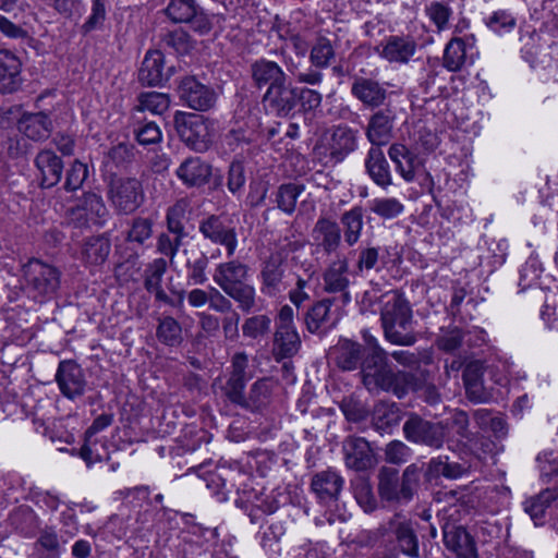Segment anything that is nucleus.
Here are the masks:
<instances>
[{
  "instance_id": "obj_1",
  "label": "nucleus",
  "mask_w": 558,
  "mask_h": 558,
  "mask_svg": "<svg viewBox=\"0 0 558 558\" xmlns=\"http://www.w3.org/2000/svg\"><path fill=\"white\" fill-rule=\"evenodd\" d=\"M360 374L362 384L369 392H387L399 400L420 388L418 376L412 372L396 369L389 361L388 353L377 340H374V344L364 356Z\"/></svg>"
},
{
  "instance_id": "obj_2",
  "label": "nucleus",
  "mask_w": 558,
  "mask_h": 558,
  "mask_svg": "<svg viewBox=\"0 0 558 558\" xmlns=\"http://www.w3.org/2000/svg\"><path fill=\"white\" fill-rule=\"evenodd\" d=\"M385 298L380 311L385 339L396 345H413L417 338L413 330V314L408 300L397 291Z\"/></svg>"
},
{
  "instance_id": "obj_3",
  "label": "nucleus",
  "mask_w": 558,
  "mask_h": 558,
  "mask_svg": "<svg viewBox=\"0 0 558 558\" xmlns=\"http://www.w3.org/2000/svg\"><path fill=\"white\" fill-rule=\"evenodd\" d=\"M423 465L409 464L400 475L396 468L381 466L378 471L377 492L381 501L393 506L408 505L418 490Z\"/></svg>"
},
{
  "instance_id": "obj_4",
  "label": "nucleus",
  "mask_w": 558,
  "mask_h": 558,
  "mask_svg": "<svg viewBox=\"0 0 558 558\" xmlns=\"http://www.w3.org/2000/svg\"><path fill=\"white\" fill-rule=\"evenodd\" d=\"M27 295L43 304L57 296L61 288L62 271L39 258H31L22 267Z\"/></svg>"
},
{
  "instance_id": "obj_5",
  "label": "nucleus",
  "mask_w": 558,
  "mask_h": 558,
  "mask_svg": "<svg viewBox=\"0 0 558 558\" xmlns=\"http://www.w3.org/2000/svg\"><path fill=\"white\" fill-rule=\"evenodd\" d=\"M173 124L179 138L191 149L203 153L210 147L214 122L209 118L203 114L177 111Z\"/></svg>"
},
{
  "instance_id": "obj_6",
  "label": "nucleus",
  "mask_w": 558,
  "mask_h": 558,
  "mask_svg": "<svg viewBox=\"0 0 558 558\" xmlns=\"http://www.w3.org/2000/svg\"><path fill=\"white\" fill-rule=\"evenodd\" d=\"M402 433L410 444L440 450L446 442L448 430L447 424L442 421L434 422L416 412H408Z\"/></svg>"
},
{
  "instance_id": "obj_7",
  "label": "nucleus",
  "mask_w": 558,
  "mask_h": 558,
  "mask_svg": "<svg viewBox=\"0 0 558 558\" xmlns=\"http://www.w3.org/2000/svg\"><path fill=\"white\" fill-rule=\"evenodd\" d=\"M108 196L119 214L129 215L142 205L144 191L137 179L118 178L111 180Z\"/></svg>"
},
{
  "instance_id": "obj_8",
  "label": "nucleus",
  "mask_w": 558,
  "mask_h": 558,
  "mask_svg": "<svg viewBox=\"0 0 558 558\" xmlns=\"http://www.w3.org/2000/svg\"><path fill=\"white\" fill-rule=\"evenodd\" d=\"M165 14L173 23H187L194 32L208 34L213 23L196 0H169Z\"/></svg>"
},
{
  "instance_id": "obj_9",
  "label": "nucleus",
  "mask_w": 558,
  "mask_h": 558,
  "mask_svg": "<svg viewBox=\"0 0 558 558\" xmlns=\"http://www.w3.org/2000/svg\"><path fill=\"white\" fill-rule=\"evenodd\" d=\"M178 94L184 105L196 111L211 109L217 100V94L213 87L190 75L179 82Z\"/></svg>"
},
{
  "instance_id": "obj_10",
  "label": "nucleus",
  "mask_w": 558,
  "mask_h": 558,
  "mask_svg": "<svg viewBox=\"0 0 558 558\" xmlns=\"http://www.w3.org/2000/svg\"><path fill=\"white\" fill-rule=\"evenodd\" d=\"M298 88L288 80L275 84L263 96L265 108L279 118L292 117L296 110Z\"/></svg>"
},
{
  "instance_id": "obj_11",
  "label": "nucleus",
  "mask_w": 558,
  "mask_h": 558,
  "mask_svg": "<svg viewBox=\"0 0 558 558\" xmlns=\"http://www.w3.org/2000/svg\"><path fill=\"white\" fill-rule=\"evenodd\" d=\"M342 452L345 466L356 472L372 470L378 462L371 444L363 437L348 436L342 442Z\"/></svg>"
},
{
  "instance_id": "obj_12",
  "label": "nucleus",
  "mask_w": 558,
  "mask_h": 558,
  "mask_svg": "<svg viewBox=\"0 0 558 558\" xmlns=\"http://www.w3.org/2000/svg\"><path fill=\"white\" fill-rule=\"evenodd\" d=\"M248 357L244 352H236L231 359V372L222 386L223 396L234 405L242 409L245 401V386L250 379L246 369Z\"/></svg>"
},
{
  "instance_id": "obj_13",
  "label": "nucleus",
  "mask_w": 558,
  "mask_h": 558,
  "mask_svg": "<svg viewBox=\"0 0 558 558\" xmlns=\"http://www.w3.org/2000/svg\"><path fill=\"white\" fill-rule=\"evenodd\" d=\"M198 230L201 234L214 244L226 247L228 256H232L235 252L238 240L236 232L233 227L227 225L223 215H209L199 222Z\"/></svg>"
},
{
  "instance_id": "obj_14",
  "label": "nucleus",
  "mask_w": 558,
  "mask_h": 558,
  "mask_svg": "<svg viewBox=\"0 0 558 558\" xmlns=\"http://www.w3.org/2000/svg\"><path fill=\"white\" fill-rule=\"evenodd\" d=\"M56 381L61 393L70 400L83 396L87 385L84 371L73 360H64L59 363Z\"/></svg>"
},
{
  "instance_id": "obj_15",
  "label": "nucleus",
  "mask_w": 558,
  "mask_h": 558,
  "mask_svg": "<svg viewBox=\"0 0 558 558\" xmlns=\"http://www.w3.org/2000/svg\"><path fill=\"white\" fill-rule=\"evenodd\" d=\"M442 541L456 558H480L474 537L462 525L446 523L442 526Z\"/></svg>"
},
{
  "instance_id": "obj_16",
  "label": "nucleus",
  "mask_w": 558,
  "mask_h": 558,
  "mask_svg": "<svg viewBox=\"0 0 558 558\" xmlns=\"http://www.w3.org/2000/svg\"><path fill=\"white\" fill-rule=\"evenodd\" d=\"M396 113L391 108H384L375 111L368 119L365 129L366 138L372 143V147H380L390 142L393 136V125Z\"/></svg>"
},
{
  "instance_id": "obj_17",
  "label": "nucleus",
  "mask_w": 558,
  "mask_h": 558,
  "mask_svg": "<svg viewBox=\"0 0 558 558\" xmlns=\"http://www.w3.org/2000/svg\"><path fill=\"white\" fill-rule=\"evenodd\" d=\"M343 484L344 481L338 472L327 469L313 475L311 490L319 502L330 506L338 500Z\"/></svg>"
},
{
  "instance_id": "obj_18",
  "label": "nucleus",
  "mask_w": 558,
  "mask_h": 558,
  "mask_svg": "<svg viewBox=\"0 0 558 558\" xmlns=\"http://www.w3.org/2000/svg\"><path fill=\"white\" fill-rule=\"evenodd\" d=\"M357 147V131L352 130L348 125H337L330 131L327 141V150L329 159L333 163L341 162L348 155L353 153Z\"/></svg>"
},
{
  "instance_id": "obj_19",
  "label": "nucleus",
  "mask_w": 558,
  "mask_h": 558,
  "mask_svg": "<svg viewBox=\"0 0 558 558\" xmlns=\"http://www.w3.org/2000/svg\"><path fill=\"white\" fill-rule=\"evenodd\" d=\"M165 56L159 50H149L146 52L138 70V81L146 86H160L173 74V66H170L167 73L163 72Z\"/></svg>"
},
{
  "instance_id": "obj_20",
  "label": "nucleus",
  "mask_w": 558,
  "mask_h": 558,
  "mask_svg": "<svg viewBox=\"0 0 558 558\" xmlns=\"http://www.w3.org/2000/svg\"><path fill=\"white\" fill-rule=\"evenodd\" d=\"M279 384L272 377H263L257 379L250 387L242 409L252 413H263L271 404L274 392L278 389Z\"/></svg>"
},
{
  "instance_id": "obj_21",
  "label": "nucleus",
  "mask_w": 558,
  "mask_h": 558,
  "mask_svg": "<svg viewBox=\"0 0 558 558\" xmlns=\"http://www.w3.org/2000/svg\"><path fill=\"white\" fill-rule=\"evenodd\" d=\"M349 263L347 258L332 262L324 271V290L328 293H340L343 304L351 301L349 292L350 280L348 278Z\"/></svg>"
},
{
  "instance_id": "obj_22",
  "label": "nucleus",
  "mask_w": 558,
  "mask_h": 558,
  "mask_svg": "<svg viewBox=\"0 0 558 558\" xmlns=\"http://www.w3.org/2000/svg\"><path fill=\"white\" fill-rule=\"evenodd\" d=\"M407 413L397 402L380 400L373 408L372 425L381 435L391 434Z\"/></svg>"
},
{
  "instance_id": "obj_23",
  "label": "nucleus",
  "mask_w": 558,
  "mask_h": 558,
  "mask_svg": "<svg viewBox=\"0 0 558 558\" xmlns=\"http://www.w3.org/2000/svg\"><path fill=\"white\" fill-rule=\"evenodd\" d=\"M466 463L450 462L447 456L432 458L423 473L424 480L429 484H438L441 477L458 480L469 472Z\"/></svg>"
},
{
  "instance_id": "obj_24",
  "label": "nucleus",
  "mask_w": 558,
  "mask_h": 558,
  "mask_svg": "<svg viewBox=\"0 0 558 558\" xmlns=\"http://www.w3.org/2000/svg\"><path fill=\"white\" fill-rule=\"evenodd\" d=\"M213 167L199 157L186 158L177 169L175 174L187 187H201L211 178Z\"/></svg>"
},
{
  "instance_id": "obj_25",
  "label": "nucleus",
  "mask_w": 558,
  "mask_h": 558,
  "mask_svg": "<svg viewBox=\"0 0 558 558\" xmlns=\"http://www.w3.org/2000/svg\"><path fill=\"white\" fill-rule=\"evenodd\" d=\"M333 299L326 298L315 302L304 314V324L311 333L326 335L335 325L330 308Z\"/></svg>"
},
{
  "instance_id": "obj_26",
  "label": "nucleus",
  "mask_w": 558,
  "mask_h": 558,
  "mask_svg": "<svg viewBox=\"0 0 558 558\" xmlns=\"http://www.w3.org/2000/svg\"><path fill=\"white\" fill-rule=\"evenodd\" d=\"M250 73L254 86L258 89L264 87L270 89L275 84L289 80L287 73L277 62L265 58L252 62Z\"/></svg>"
},
{
  "instance_id": "obj_27",
  "label": "nucleus",
  "mask_w": 558,
  "mask_h": 558,
  "mask_svg": "<svg viewBox=\"0 0 558 558\" xmlns=\"http://www.w3.org/2000/svg\"><path fill=\"white\" fill-rule=\"evenodd\" d=\"M351 94L367 108L381 107L387 98V89L373 78L355 77L351 85Z\"/></svg>"
},
{
  "instance_id": "obj_28",
  "label": "nucleus",
  "mask_w": 558,
  "mask_h": 558,
  "mask_svg": "<svg viewBox=\"0 0 558 558\" xmlns=\"http://www.w3.org/2000/svg\"><path fill=\"white\" fill-rule=\"evenodd\" d=\"M35 166L40 173V187L50 189L60 182L63 161L54 151L50 149L40 150L35 157Z\"/></svg>"
},
{
  "instance_id": "obj_29",
  "label": "nucleus",
  "mask_w": 558,
  "mask_h": 558,
  "mask_svg": "<svg viewBox=\"0 0 558 558\" xmlns=\"http://www.w3.org/2000/svg\"><path fill=\"white\" fill-rule=\"evenodd\" d=\"M22 62L12 51L0 49V93L12 94L22 85Z\"/></svg>"
},
{
  "instance_id": "obj_30",
  "label": "nucleus",
  "mask_w": 558,
  "mask_h": 558,
  "mask_svg": "<svg viewBox=\"0 0 558 558\" xmlns=\"http://www.w3.org/2000/svg\"><path fill=\"white\" fill-rule=\"evenodd\" d=\"M366 349L361 343L341 339L332 349L336 365L342 371H354L363 367Z\"/></svg>"
},
{
  "instance_id": "obj_31",
  "label": "nucleus",
  "mask_w": 558,
  "mask_h": 558,
  "mask_svg": "<svg viewBox=\"0 0 558 558\" xmlns=\"http://www.w3.org/2000/svg\"><path fill=\"white\" fill-rule=\"evenodd\" d=\"M17 130L32 141L47 140L53 129L50 117L43 111L24 112L17 120Z\"/></svg>"
},
{
  "instance_id": "obj_32",
  "label": "nucleus",
  "mask_w": 558,
  "mask_h": 558,
  "mask_svg": "<svg viewBox=\"0 0 558 558\" xmlns=\"http://www.w3.org/2000/svg\"><path fill=\"white\" fill-rule=\"evenodd\" d=\"M184 272L187 286H203L207 282L206 270L209 258L205 252L197 247L184 248Z\"/></svg>"
},
{
  "instance_id": "obj_33",
  "label": "nucleus",
  "mask_w": 558,
  "mask_h": 558,
  "mask_svg": "<svg viewBox=\"0 0 558 558\" xmlns=\"http://www.w3.org/2000/svg\"><path fill=\"white\" fill-rule=\"evenodd\" d=\"M389 524L400 551L410 558H418L420 542L414 523L409 519H403L402 521L391 520Z\"/></svg>"
},
{
  "instance_id": "obj_34",
  "label": "nucleus",
  "mask_w": 558,
  "mask_h": 558,
  "mask_svg": "<svg viewBox=\"0 0 558 558\" xmlns=\"http://www.w3.org/2000/svg\"><path fill=\"white\" fill-rule=\"evenodd\" d=\"M312 235L317 245L322 247L326 254L336 252L341 244V229L339 225L330 218H318L313 228Z\"/></svg>"
},
{
  "instance_id": "obj_35",
  "label": "nucleus",
  "mask_w": 558,
  "mask_h": 558,
  "mask_svg": "<svg viewBox=\"0 0 558 558\" xmlns=\"http://www.w3.org/2000/svg\"><path fill=\"white\" fill-rule=\"evenodd\" d=\"M248 278V266L238 259L220 263L217 265L213 279L222 290L246 282Z\"/></svg>"
},
{
  "instance_id": "obj_36",
  "label": "nucleus",
  "mask_w": 558,
  "mask_h": 558,
  "mask_svg": "<svg viewBox=\"0 0 558 558\" xmlns=\"http://www.w3.org/2000/svg\"><path fill=\"white\" fill-rule=\"evenodd\" d=\"M365 168L377 185L386 189L392 184L390 167L380 147L369 148L365 158Z\"/></svg>"
},
{
  "instance_id": "obj_37",
  "label": "nucleus",
  "mask_w": 558,
  "mask_h": 558,
  "mask_svg": "<svg viewBox=\"0 0 558 558\" xmlns=\"http://www.w3.org/2000/svg\"><path fill=\"white\" fill-rule=\"evenodd\" d=\"M111 251V241L107 233L92 235L83 241L81 256L87 265H102Z\"/></svg>"
},
{
  "instance_id": "obj_38",
  "label": "nucleus",
  "mask_w": 558,
  "mask_h": 558,
  "mask_svg": "<svg viewBox=\"0 0 558 558\" xmlns=\"http://www.w3.org/2000/svg\"><path fill=\"white\" fill-rule=\"evenodd\" d=\"M283 259L280 254H271L264 263L260 270L262 292L267 295H276L280 291L283 278Z\"/></svg>"
},
{
  "instance_id": "obj_39",
  "label": "nucleus",
  "mask_w": 558,
  "mask_h": 558,
  "mask_svg": "<svg viewBox=\"0 0 558 558\" xmlns=\"http://www.w3.org/2000/svg\"><path fill=\"white\" fill-rule=\"evenodd\" d=\"M389 158L395 162L401 177L411 182L415 178V170L420 166L418 157L403 144L395 143L388 149Z\"/></svg>"
},
{
  "instance_id": "obj_40",
  "label": "nucleus",
  "mask_w": 558,
  "mask_h": 558,
  "mask_svg": "<svg viewBox=\"0 0 558 558\" xmlns=\"http://www.w3.org/2000/svg\"><path fill=\"white\" fill-rule=\"evenodd\" d=\"M192 214L191 203L187 198L178 199L167 209L166 226L170 233H179L180 235H189L186 225Z\"/></svg>"
},
{
  "instance_id": "obj_41",
  "label": "nucleus",
  "mask_w": 558,
  "mask_h": 558,
  "mask_svg": "<svg viewBox=\"0 0 558 558\" xmlns=\"http://www.w3.org/2000/svg\"><path fill=\"white\" fill-rule=\"evenodd\" d=\"M558 481H555L553 487L543 489L539 494L531 497L524 502V511L530 514L531 519L536 525L543 523L546 509L550 507L551 502L558 499Z\"/></svg>"
},
{
  "instance_id": "obj_42",
  "label": "nucleus",
  "mask_w": 558,
  "mask_h": 558,
  "mask_svg": "<svg viewBox=\"0 0 558 558\" xmlns=\"http://www.w3.org/2000/svg\"><path fill=\"white\" fill-rule=\"evenodd\" d=\"M415 48L416 45L413 40L391 36L379 53L391 62H407L415 52Z\"/></svg>"
},
{
  "instance_id": "obj_43",
  "label": "nucleus",
  "mask_w": 558,
  "mask_h": 558,
  "mask_svg": "<svg viewBox=\"0 0 558 558\" xmlns=\"http://www.w3.org/2000/svg\"><path fill=\"white\" fill-rule=\"evenodd\" d=\"M364 209L362 206H354L341 215L340 222L343 226L344 241L353 246L361 236L363 229Z\"/></svg>"
},
{
  "instance_id": "obj_44",
  "label": "nucleus",
  "mask_w": 558,
  "mask_h": 558,
  "mask_svg": "<svg viewBox=\"0 0 558 558\" xmlns=\"http://www.w3.org/2000/svg\"><path fill=\"white\" fill-rule=\"evenodd\" d=\"M156 337L165 345L179 347L183 342L182 327L172 316H165L159 318Z\"/></svg>"
},
{
  "instance_id": "obj_45",
  "label": "nucleus",
  "mask_w": 558,
  "mask_h": 558,
  "mask_svg": "<svg viewBox=\"0 0 558 558\" xmlns=\"http://www.w3.org/2000/svg\"><path fill=\"white\" fill-rule=\"evenodd\" d=\"M34 551L37 558H60L61 544L58 534L52 529L43 530L34 543Z\"/></svg>"
},
{
  "instance_id": "obj_46",
  "label": "nucleus",
  "mask_w": 558,
  "mask_h": 558,
  "mask_svg": "<svg viewBox=\"0 0 558 558\" xmlns=\"http://www.w3.org/2000/svg\"><path fill=\"white\" fill-rule=\"evenodd\" d=\"M230 299L238 303V308L243 313H251L256 306V292L247 281L222 290Z\"/></svg>"
},
{
  "instance_id": "obj_47",
  "label": "nucleus",
  "mask_w": 558,
  "mask_h": 558,
  "mask_svg": "<svg viewBox=\"0 0 558 558\" xmlns=\"http://www.w3.org/2000/svg\"><path fill=\"white\" fill-rule=\"evenodd\" d=\"M78 204L95 225L102 226L105 223L108 209L100 195L94 192H86L78 198Z\"/></svg>"
},
{
  "instance_id": "obj_48",
  "label": "nucleus",
  "mask_w": 558,
  "mask_h": 558,
  "mask_svg": "<svg viewBox=\"0 0 558 558\" xmlns=\"http://www.w3.org/2000/svg\"><path fill=\"white\" fill-rule=\"evenodd\" d=\"M336 58L330 39L318 36L310 51V61L316 69L328 68Z\"/></svg>"
},
{
  "instance_id": "obj_49",
  "label": "nucleus",
  "mask_w": 558,
  "mask_h": 558,
  "mask_svg": "<svg viewBox=\"0 0 558 558\" xmlns=\"http://www.w3.org/2000/svg\"><path fill=\"white\" fill-rule=\"evenodd\" d=\"M138 105L136 110L150 111L154 114H162L169 109L170 97L168 94L158 92H145L137 96Z\"/></svg>"
},
{
  "instance_id": "obj_50",
  "label": "nucleus",
  "mask_w": 558,
  "mask_h": 558,
  "mask_svg": "<svg viewBox=\"0 0 558 558\" xmlns=\"http://www.w3.org/2000/svg\"><path fill=\"white\" fill-rule=\"evenodd\" d=\"M465 44L462 38L454 37L444 51V66L451 72L459 71L465 62Z\"/></svg>"
},
{
  "instance_id": "obj_51",
  "label": "nucleus",
  "mask_w": 558,
  "mask_h": 558,
  "mask_svg": "<svg viewBox=\"0 0 558 558\" xmlns=\"http://www.w3.org/2000/svg\"><path fill=\"white\" fill-rule=\"evenodd\" d=\"M304 189L303 184H281L276 193L277 207L286 214L291 215L295 210L298 197Z\"/></svg>"
},
{
  "instance_id": "obj_52",
  "label": "nucleus",
  "mask_w": 558,
  "mask_h": 558,
  "mask_svg": "<svg viewBox=\"0 0 558 558\" xmlns=\"http://www.w3.org/2000/svg\"><path fill=\"white\" fill-rule=\"evenodd\" d=\"M300 345L301 339L298 332L287 335L275 332L274 354L277 360L292 357L298 353Z\"/></svg>"
},
{
  "instance_id": "obj_53",
  "label": "nucleus",
  "mask_w": 558,
  "mask_h": 558,
  "mask_svg": "<svg viewBox=\"0 0 558 558\" xmlns=\"http://www.w3.org/2000/svg\"><path fill=\"white\" fill-rule=\"evenodd\" d=\"M352 489L356 502L366 513H371L377 509V499L368 480L364 477L356 478L352 482Z\"/></svg>"
},
{
  "instance_id": "obj_54",
  "label": "nucleus",
  "mask_w": 558,
  "mask_h": 558,
  "mask_svg": "<svg viewBox=\"0 0 558 558\" xmlns=\"http://www.w3.org/2000/svg\"><path fill=\"white\" fill-rule=\"evenodd\" d=\"M466 332L458 326L440 328V333L436 339V345L446 353H453L462 345Z\"/></svg>"
},
{
  "instance_id": "obj_55",
  "label": "nucleus",
  "mask_w": 558,
  "mask_h": 558,
  "mask_svg": "<svg viewBox=\"0 0 558 558\" xmlns=\"http://www.w3.org/2000/svg\"><path fill=\"white\" fill-rule=\"evenodd\" d=\"M154 221L150 218L135 217L130 221L125 241L144 245L153 235Z\"/></svg>"
},
{
  "instance_id": "obj_56",
  "label": "nucleus",
  "mask_w": 558,
  "mask_h": 558,
  "mask_svg": "<svg viewBox=\"0 0 558 558\" xmlns=\"http://www.w3.org/2000/svg\"><path fill=\"white\" fill-rule=\"evenodd\" d=\"M187 236L189 235H180L179 233H170L168 230L167 232H161L157 238V252L169 257L170 263H172L183 243V239Z\"/></svg>"
},
{
  "instance_id": "obj_57",
  "label": "nucleus",
  "mask_w": 558,
  "mask_h": 558,
  "mask_svg": "<svg viewBox=\"0 0 558 558\" xmlns=\"http://www.w3.org/2000/svg\"><path fill=\"white\" fill-rule=\"evenodd\" d=\"M168 262L163 257L155 258L144 270V288L147 290L161 286Z\"/></svg>"
},
{
  "instance_id": "obj_58",
  "label": "nucleus",
  "mask_w": 558,
  "mask_h": 558,
  "mask_svg": "<svg viewBox=\"0 0 558 558\" xmlns=\"http://www.w3.org/2000/svg\"><path fill=\"white\" fill-rule=\"evenodd\" d=\"M165 44L172 48L178 54H189L195 48V41L190 34L182 29H177L165 36Z\"/></svg>"
},
{
  "instance_id": "obj_59",
  "label": "nucleus",
  "mask_w": 558,
  "mask_h": 558,
  "mask_svg": "<svg viewBox=\"0 0 558 558\" xmlns=\"http://www.w3.org/2000/svg\"><path fill=\"white\" fill-rule=\"evenodd\" d=\"M87 177V165L76 159L72 162L70 169L65 173L63 189L68 192H74L82 187Z\"/></svg>"
},
{
  "instance_id": "obj_60",
  "label": "nucleus",
  "mask_w": 558,
  "mask_h": 558,
  "mask_svg": "<svg viewBox=\"0 0 558 558\" xmlns=\"http://www.w3.org/2000/svg\"><path fill=\"white\" fill-rule=\"evenodd\" d=\"M403 205L397 198H376L371 209L384 219H393L403 211Z\"/></svg>"
},
{
  "instance_id": "obj_61",
  "label": "nucleus",
  "mask_w": 558,
  "mask_h": 558,
  "mask_svg": "<svg viewBox=\"0 0 558 558\" xmlns=\"http://www.w3.org/2000/svg\"><path fill=\"white\" fill-rule=\"evenodd\" d=\"M269 329L270 318L266 315L252 316L242 326L243 335L252 339L266 335Z\"/></svg>"
},
{
  "instance_id": "obj_62",
  "label": "nucleus",
  "mask_w": 558,
  "mask_h": 558,
  "mask_svg": "<svg viewBox=\"0 0 558 558\" xmlns=\"http://www.w3.org/2000/svg\"><path fill=\"white\" fill-rule=\"evenodd\" d=\"M486 25L493 32L501 33V32H510L514 28L517 21L515 17L512 16L509 12L505 10H499L494 12L487 20Z\"/></svg>"
},
{
  "instance_id": "obj_63",
  "label": "nucleus",
  "mask_w": 558,
  "mask_h": 558,
  "mask_svg": "<svg viewBox=\"0 0 558 558\" xmlns=\"http://www.w3.org/2000/svg\"><path fill=\"white\" fill-rule=\"evenodd\" d=\"M340 409L345 418L350 422H362L368 416L365 405L353 398H345L340 403Z\"/></svg>"
},
{
  "instance_id": "obj_64",
  "label": "nucleus",
  "mask_w": 558,
  "mask_h": 558,
  "mask_svg": "<svg viewBox=\"0 0 558 558\" xmlns=\"http://www.w3.org/2000/svg\"><path fill=\"white\" fill-rule=\"evenodd\" d=\"M384 453L388 463L401 464L410 457L411 449L401 440H392L386 445Z\"/></svg>"
}]
</instances>
